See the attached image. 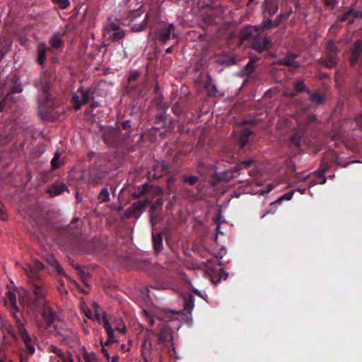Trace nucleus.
Segmentation results:
<instances>
[{"instance_id":"nucleus-33","label":"nucleus","mask_w":362,"mask_h":362,"mask_svg":"<svg viewBox=\"0 0 362 362\" xmlns=\"http://www.w3.org/2000/svg\"><path fill=\"white\" fill-rule=\"evenodd\" d=\"M254 160L252 159H249L247 160H244L238 166H236L235 168V171H238L240 169H243L244 168H246L253 163Z\"/></svg>"},{"instance_id":"nucleus-43","label":"nucleus","mask_w":362,"mask_h":362,"mask_svg":"<svg viewBox=\"0 0 362 362\" xmlns=\"http://www.w3.org/2000/svg\"><path fill=\"white\" fill-rule=\"evenodd\" d=\"M148 16V15H146L144 19L142 21V22H141V25H139V27L135 28V30L136 31L142 30L146 26Z\"/></svg>"},{"instance_id":"nucleus-30","label":"nucleus","mask_w":362,"mask_h":362,"mask_svg":"<svg viewBox=\"0 0 362 362\" xmlns=\"http://www.w3.org/2000/svg\"><path fill=\"white\" fill-rule=\"evenodd\" d=\"M300 139H301V135L299 133L294 134L291 137L290 145L299 146Z\"/></svg>"},{"instance_id":"nucleus-10","label":"nucleus","mask_w":362,"mask_h":362,"mask_svg":"<svg viewBox=\"0 0 362 362\" xmlns=\"http://www.w3.org/2000/svg\"><path fill=\"white\" fill-rule=\"evenodd\" d=\"M174 24L170 23L156 32V38L163 43H165L170 38L172 33L174 31Z\"/></svg>"},{"instance_id":"nucleus-35","label":"nucleus","mask_w":362,"mask_h":362,"mask_svg":"<svg viewBox=\"0 0 362 362\" xmlns=\"http://www.w3.org/2000/svg\"><path fill=\"white\" fill-rule=\"evenodd\" d=\"M310 99L313 102L317 104H320L323 101V95L319 93H314L311 95Z\"/></svg>"},{"instance_id":"nucleus-21","label":"nucleus","mask_w":362,"mask_h":362,"mask_svg":"<svg viewBox=\"0 0 362 362\" xmlns=\"http://www.w3.org/2000/svg\"><path fill=\"white\" fill-rule=\"evenodd\" d=\"M49 44L52 47L57 49V48H60L63 46L64 42L62 39L61 35L57 33V34L54 35L49 39Z\"/></svg>"},{"instance_id":"nucleus-22","label":"nucleus","mask_w":362,"mask_h":362,"mask_svg":"<svg viewBox=\"0 0 362 362\" xmlns=\"http://www.w3.org/2000/svg\"><path fill=\"white\" fill-rule=\"evenodd\" d=\"M251 132L247 128H243L241 132V134L239 139L240 146L244 147L248 141V137L250 136Z\"/></svg>"},{"instance_id":"nucleus-40","label":"nucleus","mask_w":362,"mask_h":362,"mask_svg":"<svg viewBox=\"0 0 362 362\" xmlns=\"http://www.w3.org/2000/svg\"><path fill=\"white\" fill-rule=\"evenodd\" d=\"M163 205V201L162 199H157L153 204L151 206V210H156V209L161 208Z\"/></svg>"},{"instance_id":"nucleus-51","label":"nucleus","mask_w":362,"mask_h":362,"mask_svg":"<svg viewBox=\"0 0 362 362\" xmlns=\"http://www.w3.org/2000/svg\"><path fill=\"white\" fill-rule=\"evenodd\" d=\"M1 210L0 209V214H1ZM0 219H1V221H5V220H6V219H7L6 216V215H4V214H1V215L0 216Z\"/></svg>"},{"instance_id":"nucleus-12","label":"nucleus","mask_w":362,"mask_h":362,"mask_svg":"<svg viewBox=\"0 0 362 362\" xmlns=\"http://www.w3.org/2000/svg\"><path fill=\"white\" fill-rule=\"evenodd\" d=\"M298 57V56L297 54H290L280 59V62L281 64L288 66L291 70H294L297 69L300 64L299 61L296 60Z\"/></svg>"},{"instance_id":"nucleus-2","label":"nucleus","mask_w":362,"mask_h":362,"mask_svg":"<svg viewBox=\"0 0 362 362\" xmlns=\"http://www.w3.org/2000/svg\"><path fill=\"white\" fill-rule=\"evenodd\" d=\"M93 308L94 309V313H93L90 308H88L86 305H82L81 308L84 314L89 318L93 320H96L98 322H101L106 330V332L108 336L107 341L105 342V344L107 345L114 341V330L112 328V326L108 321V320L103 317H102L100 315V308L98 304L94 303L93 304Z\"/></svg>"},{"instance_id":"nucleus-52","label":"nucleus","mask_w":362,"mask_h":362,"mask_svg":"<svg viewBox=\"0 0 362 362\" xmlns=\"http://www.w3.org/2000/svg\"><path fill=\"white\" fill-rule=\"evenodd\" d=\"M297 191L299 192L300 194H304L306 191V189L305 188L298 189Z\"/></svg>"},{"instance_id":"nucleus-46","label":"nucleus","mask_w":362,"mask_h":362,"mask_svg":"<svg viewBox=\"0 0 362 362\" xmlns=\"http://www.w3.org/2000/svg\"><path fill=\"white\" fill-rule=\"evenodd\" d=\"M337 0H326V4L328 6H333L337 4Z\"/></svg>"},{"instance_id":"nucleus-18","label":"nucleus","mask_w":362,"mask_h":362,"mask_svg":"<svg viewBox=\"0 0 362 362\" xmlns=\"http://www.w3.org/2000/svg\"><path fill=\"white\" fill-rule=\"evenodd\" d=\"M67 189V187L64 184H57L53 185L47 189V192L50 194L52 197H55Z\"/></svg>"},{"instance_id":"nucleus-48","label":"nucleus","mask_w":362,"mask_h":362,"mask_svg":"<svg viewBox=\"0 0 362 362\" xmlns=\"http://www.w3.org/2000/svg\"><path fill=\"white\" fill-rule=\"evenodd\" d=\"M351 11H348L346 13H345L344 15L341 16L340 17V20H341V21H344L346 20V19H347V18H348V16L350 14V13H351Z\"/></svg>"},{"instance_id":"nucleus-4","label":"nucleus","mask_w":362,"mask_h":362,"mask_svg":"<svg viewBox=\"0 0 362 362\" xmlns=\"http://www.w3.org/2000/svg\"><path fill=\"white\" fill-rule=\"evenodd\" d=\"M244 37H253L252 47L258 52H262L269 49L271 40L268 36H259V33L253 32L252 35L250 33L249 26L246 28L244 33Z\"/></svg>"},{"instance_id":"nucleus-16","label":"nucleus","mask_w":362,"mask_h":362,"mask_svg":"<svg viewBox=\"0 0 362 362\" xmlns=\"http://www.w3.org/2000/svg\"><path fill=\"white\" fill-rule=\"evenodd\" d=\"M362 52V41L361 40H357L354 43V47L352 50V54H351V64L352 65H354L357 61L359 54Z\"/></svg>"},{"instance_id":"nucleus-59","label":"nucleus","mask_w":362,"mask_h":362,"mask_svg":"<svg viewBox=\"0 0 362 362\" xmlns=\"http://www.w3.org/2000/svg\"><path fill=\"white\" fill-rule=\"evenodd\" d=\"M308 177V176H307V177H304V180H305Z\"/></svg>"},{"instance_id":"nucleus-39","label":"nucleus","mask_w":362,"mask_h":362,"mask_svg":"<svg viewBox=\"0 0 362 362\" xmlns=\"http://www.w3.org/2000/svg\"><path fill=\"white\" fill-rule=\"evenodd\" d=\"M261 170L259 167L255 166L253 169L248 171V174L252 177H257L260 174Z\"/></svg>"},{"instance_id":"nucleus-37","label":"nucleus","mask_w":362,"mask_h":362,"mask_svg":"<svg viewBox=\"0 0 362 362\" xmlns=\"http://www.w3.org/2000/svg\"><path fill=\"white\" fill-rule=\"evenodd\" d=\"M76 269L78 270L80 276L82 277V279L84 280L86 277L88 276V272L86 269L83 268L80 266H76Z\"/></svg>"},{"instance_id":"nucleus-55","label":"nucleus","mask_w":362,"mask_h":362,"mask_svg":"<svg viewBox=\"0 0 362 362\" xmlns=\"http://www.w3.org/2000/svg\"><path fill=\"white\" fill-rule=\"evenodd\" d=\"M14 91H16V92H21L22 91V88H15Z\"/></svg>"},{"instance_id":"nucleus-54","label":"nucleus","mask_w":362,"mask_h":362,"mask_svg":"<svg viewBox=\"0 0 362 362\" xmlns=\"http://www.w3.org/2000/svg\"><path fill=\"white\" fill-rule=\"evenodd\" d=\"M165 51H166V52H168V53H170V52H173V47H168V48H167V49H166V50H165Z\"/></svg>"},{"instance_id":"nucleus-49","label":"nucleus","mask_w":362,"mask_h":362,"mask_svg":"<svg viewBox=\"0 0 362 362\" xmlns=\"http://www.w3.org/2000/svg\"><path fill=\"white\" fill-rule=\"evenodd\" d=\"M5 102H6V99H4L2 100L1 102H0V111H2L4 110V107H5Z\"/></svg>"},{"instance_id":"nucleus-17","label":"nucleus","mask_w":362,"mask_h":362,"mask_svg":"<svg viewBox=\"0 0 362 362\" xmlns=\"http://www.w3.org/2000/svg\"><path fill=\"white\" fill-rule=\"evenodd\" d=\"M47 46L45 42H40L37 48V62L42 64L46 60Z\"/></svg>"},{"instance_id":"nucleus-7","label":"nucleus","mask_w":362,"mask_h":362,"mask_svg":"<svg viewBox=\"0 0 362 362\" xmlns=\"http://www.w3.org/2000/svg\"><path fill=\"white\" fill-rule=\"evenodd\" d=\"M90 94L89 91L85 88H79L74 95V108L79 110L83 104H86L90 100Z\"/></svg>"},{"instance_id":"nucleus-57","label":"nucleus","mask_w":362,"mask_h":362,"mask_svg":"<svg viewBox=\"0 0 362 362\" xmlns=\"http://www.w3.org/2000/svg\"><path fill=\"white\" fill-rule=\"evenodd\" d=\"M113 132H114V133H117V132H118V131H117V130H116V129H115V130H114Z\"/></svg>"},{"instance_id":"nucleus-1","label":"nucleus","mask_w":362,"mask_h":362,"mask_svg":"<svg viewBox=\"0 0 362 362\" xmlns=\"http://www.w3.org/2000/svg\"><path fill=\"white\" fill-rule=\"evenodd\" d=\"M22 269L28 277V283L30 289H23L19 299L21 304L31 310L33 312H39L42 310V318L46 322V328H50L54 322V326L59 340L69 344V340L78 341V336L75 332L66 327L64 322L58 318L57 314L51 308L47 299V292L48 285L43 280L40 272L43 268V264L39 260H35L33 264H25L21 266Z\"/></svg>"},{"instance_id":"nucleus-20","label":"nucleus","mask_w":362,"mask_h":362,"mask_svg":"<svg viewBox=\"0 0 362 362\" xmlns=\"http://www.w3.org/2000/svg\"><path fill=\"white\" fill-rule=\"evenodd\" d=\"M152 241L156 251L159 252L163 248V238L160 233L152 235Z\"/></svg>"},{"instance_id":"nucleus-28","label":"nucleus","mask_w":362,"mask_h":362,"mask_svg":"<svg viewBox=\"0 0 362 362\" xmlns=\"http://www.w3.org/2000/svg\"><path fill=\"white\" fill-rule=\"evenodd\" d=\"M7 298L11 304V308L18 310L16 294L13 292L8 291L7 293Z\"/></svg>"},{"instance_id":"nucleus-5","label":"nucleus","mask_w":362,"mask_h":362,"mask_svg":"<svg viewBox=\"0 0 362 362\" xmlns=\"http://www.w3.org/2000/svg\"><path fill=\"white\" fill-rule=\"evenodd\" d=\"M338 61L337 48L333 42H329L327 45V57L323 59V64L327 67H332Z\"/></svg>"},{"instance_id":"nucleus-24","label":"nucleus","mask_w":362,"mask_h":362,"mask_svg":"<svg viewBox=\"0 0 362 362\" xmlns=\"http://www.w3.org/2000/svg\"><path fill=\"white\" fill-rule=\"evenodd\" d=\"M185 309L191 312L194 307V298L192 295H189L187 298L185 299L184 303Z\"/></svg>"},{"instance_id":"nucleus-56","label":"nucleus","mask_w":362,"mask_h":362,"mask_svg":"<svg viewBox=\"0 0 362 362\" xmlns=\"http://www.w3.org/2000/svg\"><path fill=\"white\" fill-rule=\"evenodd\" d=\"M11 335H12V337H13V338H16V334H11Z\"/></svg>"},{"instance_id":"nucleus-36","label":"nucleus","mask_w":362,"mask_h":362,"mask_svg":"<svg viewBox=\"0 0 362 362\" xmlns=\"http://www.w3.org/2000/svg\"><path fill=\"white\" fill-rule=\"evenodd\" d=\"M233 176V173L230 171H225L218 175V177L220 180H230Z\"/></svg>"},{"instance_id":"nucleus-6","label":"nucleus","mask_w":362,"mask_h":362,"mask_svg":"<svg viewBox=\"0 0 362 362\" xmlns=\"http://www.w3.org/2000/svg\"><path fill=\"white\" fill-rule=\"evenodd\" d=\"M151 202V199H146L144 201H139L137 202H134L132 205L128 208L125 214L127 216H135L139 217L140 216L141 212L147 206L148 204Z\"/></svg>"},{"instance_id":"nucleus-45","label":"nucleus","mask_w":362,"mask_h":362,"mask_svg":"<svg viewBox=\"0 0 362 362\" xmlns=\"http://www.w3.org/2000/svg\"><path fill=\"white\" fill-rule=\"evenodd\" d=\"M194 293L198 295L199 296L202 297V298L205 299V296H206V295L205 293H202V291L197 290V289H194Z\"/></svg>"},{"instance_id":"nucleus-42","label":"nucleus","mask_w":362,"mask_h":362,"mask_svg":"<svg viewBox=\"0 0 362 362\" xmlns=\"http://www.w3.org/2000/svg\"><path fill=\"white\" fill-rule=\"evenodd\" d=\"M116 329L121 333H124L126 331V327L122 322H118L116 326Z\"/></svg>"},{"instance_id":"nucleus-9","label":"nucleus","mask_w":362,"mask_h":362,"mask_svg":"<svg viewBox=\"0 0 362 362\" xmlns=\"http://www.w3.org/2000/svg\"><path fill=\"white\" fill-rule=\"evenodd\" d=\"M267 19L264 20L262 22L261 25H250L249 26L250 33L252 35L253 32L259 33L262 28L271 29L272 28L278 26L281 23V19L276 20L274 21L269 19V17H267Z\"/></svg>"},{"instance_id":"nucleus-34","label":"nucleus","mask_w":362,"mask_h":362,"mask_svg":"<svg viewBox=\"0 0 362 362\" xmlns=\"http://www.w3.org/2000/svg\"><path fill=\"white\" fill-rule=\"evenodd\" d=\"M199 180V177L195 175L185 176L184 177V182L189 183L190 185H194Z\"/></svg>"},{"instance_id":"nucleus-8","label":"nucleus","mask_w":362,"mask_h":362,"mask_svg":"<svg viewBox=\"0 0 362 362\" xmlns=\"http://www.w3.org/2000/svg\"><path fill=\"white\" fill-rule=\"evenodd\" d=\"M158 344L167 349L173 347V335L168 327H163L158 334Z\"/></svg>"},{"instance_id":"nucleus-26","label":"nucleus","mask_w":362,"mask_h":362,"mask_svg":"<svg viewBox=\"0 0 362 362\" xmlns=\"http://www.w3.org/2000/svg\"><path fill=\"white\" fill-rule=\"evenodd\" d=\"M110 199V193L107 188H103L98 194V200L100 203L105 202Z\"/></svg>"},{"instance_id":"nucleus-44","label":"nucleus","mask_w":362,"mask_h":362,"mask_svg":"<svg viewBox=\"0 0 362 362\" xmlns=\"http://www.w3.org/2000/svg\"><path fill=\"white\" fill-rule=\"evenodd\" d=\"M107 361L109 362H118L119 361V356L117 355H114L113 356H110L107 358Z\"/></svg>"},{"instance_id":"nucleus-32","label":"nucleus","mask_w":362,"mask_h":362,"mask_svg":"<svg viewBox=\"0 0 362 362\" xmlns=\"http://www.w3.org/2000/svg\"><path fill=\"white\" fill-rule=\"evenodd\" d=\"M59 8L64 9L66 8L69 4V0H52Z\"/></svg>"},{"instance_id":"nucleus-29","label":"nucleus","mask_w":362,"mask_h":362,"mask_svg":"<svg viewBox=\"0 0 362 362\" xmlns=\"http://www.w3.org/2000/svg\"><path fill=\"white\" fill-rule=\"evenodd\" d=\"M83 356L85 358V362H95L98 361V357L96 354L93 351H85Z\"/></svg>"},{"instance_id":"nucleus-38","label":"nucleus","mask_w":362,"mask_h":362,"mask_svg":"<svg viewBox=\"0 0 362 362\" xmlns=\"http://www.w3.org/2000/svg\"><path fill=\"white\" fill-rule=\"evenodd\" d=\"M254 61L253 60H250V62L247 64L246 66H245V71L246 72V74H250L253 72V71L255 70V65H254Z\"/></svg>"},{"instance_id":"nucleus-50","label":"nucleus","mask_w":362,"mask_h":362,"mask_svg":"<svg viewBox=\"0 0 362 362\" xmlns=\"http://www.w3.org/2000/svg\"><path fill=\"white\" fill-rule=\"evenodd\" d=\"M102 351L106 356L107 359L110 356V354H108L107 351L105 349L103 348Z\"/></svg>"},{"instance_id":"nucleus-14","label":"nucleus","mask_w":362,"mask_h":362,"mask_svg":"<svg viewBox=\"0 0 362 362\" xmlns=\"http://www.w3.org/2000/svg\"><path fill=\"white\" fill-rule=\"evenodd\" d=\"M124 36V31L118 26L111 25L108 31V37L113 41H117Z\"/></svg>"},{"instance_id":"nucleus-47","label":"nucleus","mask_w":362,"mask_h":362,"mask_svg":"<svg viewBox=\"0 0 362 362\" xmlns=\"http://www.w3.org/2000/svg\"><path fill=\"white\" fill-rule=\"evenodd\" d=\"M138 76H139V73L135 72V73H134V74L130 75V76L129 78V81L135 80Z\"/></svg>"},{"instance_id":"nucleus-15","label":"nucleus","mask_w":362,"mask_h":362,"mask_svg":"<svg viewBox=\"0 0 362 362\" xmlns=\"http://www.w3.org/2000/svg\"><path fill=\"white\" fill-rule=\"evenodd\" d=\"M295 91H290L285 90L284 91V95L288 97H294L298 93L303 91L305 88V86L303 80L297 81L294 84Z\"/></svg>"},{"instance_id":"nucleus-27","label":"nucleus","mask_w":362,"mask_h":362,"mask_svg":"<svg viewBox=\"0 0 362 362\" xmlns=\"http://www.w3.org/2000/svg\"><path fill=\"white\" fill-rule=\"evenodd\" d=\"M48 262L49 264L53 267L54 269H56V270L59 273V274H64V270H63V268L61 267V265L59 264V263L57 262V260L51 257H49L48 259Z\"/></svg>"},{"instance_id":"nucleus-23","label":"nucleus","mask_w":362,"mask_h":362,"mask_svg":"<svg viewBox=\"0 0 362 362\" xmlns=\"http://www.w3.org/2000/svg\"><path fill=\"white\" fill-rule=\"evenodd\" d=\"M149 186L144 184V185H141L140 186H139L137 187V189H138V192H134L132 194V196L137 199L139 198L140 196L143 195V194H145L146 193H147L149 190Z\"/></svg>"},{"instance_id":"nucleus-41","label":"nucleus","mask_w":362,"mask_h":362,"mask_svg":"<svg viewBox=\"0 0 362 362\" xmlns=\"http://www.w3.org/2000/svg\"><path fill=\"white\" fill-rule=\"evenodd\" d=\"M293 192H286L285 194H284L279 199V200H290L292 199L293 197Z\"/></svg>"},{"instance_id":"nucleus-58","label":"nucleus","mask_w":362,"mask_h":362,"mask_svg":"<svg viewBox=\"0 0 362 362\" xmlns=\"http://www.w3.org/2000/svg\"><path fill=\"white\" fill-rule=\"evenodd\" d=\"M136 13L138 14L139 16H140V14L139 13L138 11H136Z\"/></svg>"},{"instance_id":"nucleus-19","label":"nucleus","mask_w":362,"mask_h":362,"mask_svg":"<svg viewBox=\"0 0 362 362\" xmlns=\"http://www.w3.org/2000/svg\"><path fill=\"white\" fill-rule=\"evenodd\" d=\"M325 170L322 172L317 171L314 174L315 175V179L311 181L310 185H315L317 184L324 185L327 182V177L325 175Z\"/></svg>"},{"instance_id":"nucleus-53","label":"nucleus","mask_w":362,"mask_h":362,"mask_svg":"<svg viewBox=\"0 0 362 362\" xmlns=\"http://www.w3.org/2000/svg\"><path fill=\"white\" fill-rule=\"evenodd\" d=\"M272 189H273V185H272V184H269V185H267V192H269V191H271Z\"/></svg>"},{"instance_id":"nucleus-11","label":"nucleus","mask_w":362,"mask_h":362,"mask_svg":"<svg viewBox=\"0 0 362 362\" xmlns=\"http://www.w3.org/2000/svg\"><path fill=\"white\" fill-rule=\"evenodd\" d=\"M262 6L264 18L274 15L279 8L276 0H264Z\"/></svg>"},{"instance_id":"nucleus-3","label":"nucleus","mask_w":362,"mask_h":362,"mask_svg":"<svg viewBox=\"0 0 362 362\" xmlns=\"http://www.w3.org/2000/svg\"><path fill=\"white\" fill-rule=\"evenodd\" d=\"M11 314L16 321V328L18 329L19 337L21 338V339L23 341L24 344H25L26 348L28 350V352L30 354H33L35 351V349L32 344V339L28 335V333L25 327V325H24L23 321L21 320L20 317L17 315V312L18 310H15L13 308H11Z\"/></svg>"},{"instance_id":"nucleus-25","label":"nucleus","mask_w":362,"mask_h":362,"mask_svg":"<svg viewBox=\"0 0 362 362\" xmlns=\"http://www.w3.org/2000/svg\"><path fill=\"white\" fill-rule=\"evenodd\" d=\"M143 346H144V349L142 351V355L144 358V362H150L148 354L150 353L151 349V344L148 343L147 341H145L143 343Z\"/></svg>"},{"instance_id":"nucleus-13","label":"nucleus","mask_w":362,"mask_h":362,"mask_svg":"<svg viewBox=\"0 0 362 362\" xmlns=\"http://www.w3.org/2000/svg\"><path fill=\"white\" fill-rule=\"evenodd\" d=\"M49 351L58 356L63 362H74L71 354L69 352L64 353L59 348L55 346H50Z\"/></svg>"},{"instance_id":"nucleus-31","label":"nucleus","mask_w":362,"mask_h":362,"mask_svg":"<svg viewBox=\"0 0 362 362\" xmlns=\"http://www.w3.org/2000/svg\"><path fill=\"white\" fill-rule=\"evenodd\" d=\"M59 157H60V155H59V152H56L54 153V157L52 158V159L51 160V164H52V167L53 169H57L58 168H59Z\"/></svg>"}]
</instances>
